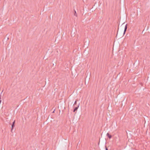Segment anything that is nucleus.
I'll return each instance as SVG.
<instances>
[{
	"mask_svg": "<svg viewBox=\"0 0 150 150\" xmlns=\"http://www.w3.org/2000/svg\"><path fill=\"white\" fill-rule=\"evenodd\" d=\"M107 136L108 137V138L110 139L112 137V136L111 135L109 134V133H107Z\"/></svg>",
	"mask_w": 150,
	"mask_h": 150,
	"instance_id": "2",
	"label": "nucleus"
},
{
	"mask_svg": "<svg viewBox=\"0 0 150 150\" xmlns=\"http://www.w3.org/2000/svg\"><path fill=\"white\" fill-rule=\"evenodd\" d=\"M15 121H14L13 122V125H12L11 130H12L13 129V128L14 127V124H15Z\"/></svg>",
	"mask_w": 150,
	"mask_h": 150,
	"instance_id": "3",
	"label": "nucleus"
},
{
	"mask_svg": "<svg viewBox=\"0 0 150 150\" xmlns=\"http://www.w3.org/2000/svg\"><path fill=\"white\" fill-rule=\"evenodd\" d=\"M76 101H75L74 103V104H76Z\"/></svg>",
	"mask_w": 150,
	"mask_h": 150,
	"instance_id": "5",
	"label": "nucleus"
},
{
	"mask_svg": "<svg viewBox=\"0 0 150 150\" xmlns=\"http://www.w3.org/2000/svg\"><path fill=\"white\" fill-rule=\"evenodd\" d=\"M106 150H108V149L107 148H106Z\"/></svg>",
	"mask_w": 150,
	"mask_h": 150,
	"instance_id": "6",
	"label": "nucleus"
},
{
	"mask_svg": "<svg viewBox=\"0 0 150 150\" xmlns=\"http://www.w3.org/2000/svg\"><path fill=\"white\" fill-rule=\"evenodd\" d=\"M122 26H124V34L125 33V32L126 31L127 28V24H125L124 23H123L122 25Z\"/></svg>",
	"mask_w": 150,
	"mask_h": 150,
	"instance_id": "1",
	"label": "nucleus"
},
{
	"mask_svg": "<svg viewBox=\"0 0 150 150\" xmlns=\"http://www.w3.org/2000/svg\"><path fill=\"white\" fill-rule=\"evenodd\" d=\"M79 107V105H78L77 107H76L74 110V112H75L76 110H77Z\"/></svg>",
	"mask_w": 150,
	"mask_h": 150,
	"instance_id": "4",
	"label": "nucleus"
}]
</instances>
